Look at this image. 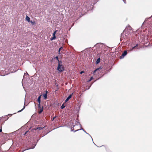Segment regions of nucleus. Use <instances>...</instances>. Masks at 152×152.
Returning a JSON list of instances; mask_svg holds the SVG:
<instances>
[{
  "instance_id": "obj_31",
  "label": "nucleus",
  "mask_w": 152,
  "mask_h": 152,
  "mask_svg": "<svg viewBox=\"0 0 152 152\" xmlns=\"http://www.w3.org/2000/svg\"><path fill=\"white\" fill-rule=\"evenodd\" d=\"M2 132V129H0V132Z\"/></svg>"
},
{
  "instance_id": "obj_3",
  "label": "nucleus",
  "mask_w": 152,
  "mask_h": 152,
  "mask_svg": "<svg viewBox=\"0 0 152 152\" xmlns=\"http://www.w3.org/2000/svg\"><path fill=\"white\" fill-rule=\"evenodd\" d=\"M142 39L141 40L142 43L144 45H145V44H147L148 42V40L146 39Z\"/></svg>"
},
{
  "instance_id": "obj_15",
  "label": "nucleus",
  "mask_w": 152,
  "mask_h": 152,
  "mask_svg": "<svg viewBox=\"0 0 152 152\" xmlns=\"http://www.w3.org/2000/svg\"><path fill=\"white\" fill-rule=\"evenodd\" d=\"M43 97L45 99H46L47 98V94H44L43 95Z\"/></svg>"
},
{
  "instance_id": "obj_19",
  "label": "nucleus",
  "mask_w": 152,
  "mask_h": 152,
  "mask_svg": "<svg viewBox=\"0 0 152 152\" xmlns=\"http://www.w3.org/2000/svg\"><path fill=\"white\" fill-rule=\"evenodd\" d=\"M92 79H93V77H92L90 78V79L88 81H87V82H89L91 81L92 80Z\"/></svg>"
},
{
  "instance_id": "obj_8",
  "label": "nucleus",
  "mask_w": 152,
  "mask_h": 152,
  "mask_svg": "<svg viewBox=\"0 0 152 152\" xmlns=\"http://www.w3.org/2000/svg\"><path fill=\"white\" fill-rule=\"evenodd\" d=\"M39 108H40L41 109H40V110L39 111L38 113L39 114H41L43 111V107H42V108L39 107Z\"/></svg>"
},
{
  "instance_id": "obj_9",
  "label": "nucleus",
  "mask_w": 152,
  "mask_h": 152,
  "mask_svg": "<svg viewBox=\"0 0 152 152\" xmlns=\"http://www.w3.org/2000/svg\"><path fill=\"white\" fill-rule=\"evenodd\" d=\"M102 69V68H101L100 67H99V68H97V69H96L95 70H94V71L93 72V74H95V72L97 71H98L99 69Z\"/></svg>"
},
{
  "instance_id": "obj_14",
  "label": "nucleus",
  "mask_w": 152,
  "mask_h": 152,
  "mask_svg": "<svg viewBox=\"0 0 152 152\" xmlns=\"http://www.w3.org/2000/svg\"><path fill=\"white\" fill-rule=\"evenodd\" d=\"M32 25H35L36 24V23L35 21H32V20L30 21V22Z\"/></svg>"
},
{
  "instance_id": "obj_13",
  "label": "nucleus",
  "mask_w": 152,
  "mask_h": 152,
  "mask_svg": "<svg viewBox=\"0 0 152 152\" xmlns=\"http://www.w3.org/2000/svg\"><path fill=\"white\" fill-rule=\"evenodd\" d=\"M57 31H55L53 34V37L52 38H56V37L55 36V34Z\"/></svg>"
},
{
  "instance_id": "obj_12",
  "label": "nucleus",
  "mask_w": 152,
  "mask_h": 152,
  "mask_svg": "<svg viewBox=\"0 0 152 152\" xmlns=\"http://www.w3.org/2000/svg\"><path fill=\"white\" fill-rule=\"evenodd\" d=\"M44 127H45V126L44 127H38L36 129H35V130H36V129H38L39 130H41Z\"/></svg>"
},
{
  "instance_id": "obj_1",
  "label": "nucleus",
  "mask_w": 152,
  "mask_h": 152,
  "mask_svg": "<svg viewBox=\"0 0 152 152\" xmlns=\"http://www.w3.org/2000/svg\"><path fill=\"white\" fill-rule=\"evenodd\" d=\"M132 28L128 26H127L125 29L123 33L121 34V37L122 38L127 37V35L132 32Z\"/></svg>"
},
{
  "instance_id": "obj_24",
  "label": "nucleus",
  "mask_w": 152,
  "mask_h": 152,
  "mask_svg": "<svg viewBox=\"0 0 152 152\" xmlns=\"http://www.w3.org/2000/svg\"><path fill=\"white\" fill-rule=\"evenodd\" d=\"M56 118V116H55V117H54L53 118V119H52V121H53L54 119L55 118Z\"/></svg>"
},
{
  "instance_id": "obj_27",
  "label": "nucleus",
  "mask_w": 152,
  "mask_h": 152,
  "mask_svg": "<svg viewBox=\"0 0 152 152\" xmlns=\"http://www.w3.org/2000/svg\"><path fill=\"white\" fill-rule=\"evenodd\" d=\"M74 130V129L73 128V129H72V128L71 131H73Z\"/></svg>"
},
{
  "instance_id": "obj_5",
  "label": "nucleus",
  "mask_w": 152,
  "mask_h": 152,
  "mask_svg": "<svg viewBox=\"0 0 152 152\" xmlns=\"http://www.w3.org/2000/svg\"><path fill=\"white\" fill-rule=\"evenodd\" d=\"M127 54V51H125L124 53H122V56H121V58H122L124 57Z\"/></svg>"
},
{
  "instance_id": "obj_6",
  "label": "nucleus",
  "mask_w": 152,
  "mask_h": 152,
  "mask_svg": "<svg viewBox=\"0 0 152 152\" xmlns=\"http://www.w3.org/2000/svg\"><path fill=\"white\" fill-rule=\"evenodd\" d=\"M138 45L137 44L136 46L133 47L132 48V49H131V50H133L134 49H135L136 50L137 49H138L139 48H138Z\"/></svg>"
},
{
  "instance_id": "obj_2",
  "label": "nucleus",
  "mask_w": 152,
  "mask_h": 152,
  "mask_svg": "<svg viewBox=\"0 0 152 152\" xmlns=\"http://www.w3.org/2000/svg\"><path fill=\"white\" fill-rule=\"evenodd\" d=\"M64 69V67L62 64V62L60 61V62L58 63V66L57 68V70L60 72H62Z\"/></svg>"
},
{
  "instance_id": "obj_22",
  "label": "nucleus",
  "mask_w": 152,
  "mask_h": 152,
  "mask_svg": "<svg viewBox=\"0 0 152 152\" xmlns=\"http://www.w3.org/2000/svg\"><path fill=\"white\" fill-rule=\"evenodd\" d=\"M81 130V129H76V130H75V131H74V132H76V131H77L79 130Z\"/></svg>"
},
{
  "instance_id": "obj_32",
  "label": "nucleus",
  "mask_w": 152,
  "mask_h": 152,
  "mask_svg": "<svg viewBox=\"0 0 152 152\" xmlns=\"http://www.w3.org/2000/svg\"><path fill=\"white\" fill-rule=\"evenodd\" d=\"M48 91H46V93H45V94H47V93H48Z\"/></svg>"
},
{
  "instance_id": "obj_23",
  "label": "nucleus",
  "mask_w": 152,
  "mask_h": 152,
  "mask_svg": "<svg viewBox=\"0 0 152 152\" xmlns=\"http://www.w3.org/2000/svg\"><path fill=\"white\" fill-rule=\"evenodd\" d=\"M84 72L82 71L80 72V74H81Z\"/></svg>"
},
{
  "instance_id": "obj_7",
  "label": "nucleus",
  "mask_w": 152,
  "mask_h": 152,
  "mask_svg": "<svg viewBox=\"0 0 152 152\" xmlns=\"http://www.w3.org/2000/svg\"><path fill=\"white\" fill-rule=\"evenodd\" d=\"M72 94H73V93H72L71 94H70V95H69L68 97L66 98V100H65L66 102H67L69 100V99H70L71 98V97H72Z\"/></svg>"
},
{
  "instance_id": "obj_25",
  "label": "nucleus",
  "mask_w": 152,
  "mask_h": 152,
  "mask_svg": "<svg viewBox=\"0 0 152 152\" xmlns=\"http://www.w3.org/2000/svg\"><path fill=\"white\" fill-rule=\"evenodd\" d=\"M29 131H27L24 134V135L26 134Z\"/></svg>"
},
{
  "instance_id": "obj_29",
  "label": "nucleus",
  "mask_w": 152,
  "mask_h": 152,
  "mask_svg": "<svg viewBox=\"0 0 152 152\" xmlns=\"http://www.w3.org/2000/svg\"><path fill=\"white\" fill-rule=\"evenodd\" d=\"M75 126H75H74V127H75H75H76V126Z\"/></svg>"
},
{
  "instance_id": "obj_11",
  "label": "nucleus",
  "mask_w": 152,
  "mask_h": 152,
  "mask_svg": "<svg viewBox=\"0 0 152 152\" xmlns=\"http://www.w3.org/2000/svg\"><path fill=\"white\" fill-rule=\"evenodd\" d=\"M100 58H99L97 59V60L96 61V64H98L100 62Z\"/></svg>"
},
{
  "instance_id": "obj_10",
  "label": "nucleus",
  "mask_w": 152,
  "mask_h": 152,
  "mask_svg": "<svg viewBox=\"0 0 152 152\" xmlns=\"http://www.w3.org/2000/svg\"><path fill=\"white\" fill-rule=\"evenodd\" d=\"M26 20H27L28 22H30V18L27 15L26 16Z\"/></svg>"
},
{
  "instance_id": "obj_20",
  "label": "nucleus",
  "mask_w": 152,
  "mask_h": 152,
  "mask_svg": "<svg viewBox=\"0 0 152 152\" xmlns=\"http://www.w3.org/2000/svg\"><path fill=\"white\" fill-rule=\"evenodd\" d=\"M25 107V106H24L23 108L21 110L19 111H18V112H20L22 111L24 109Z\"/></svg>"
},
{
  "instance_id": "obj_28",
  "label": "nucleus",
  "mask_w": 152,
  "mask_h": 152,
  "mask_svg": "<svg viewBox=\"0 0 152 152\" xmlns=\"http://www.w3.org/2000/svg\"><path fill=\"white\" fill-rule=\"evenodd\" d=\"M55 39H50L52 41V40Z\"/></svg>"
},
{
  "instance_id": "obj_21",
  "label": "nucleus",
  "mask_w": 152,
  "mask_h": 152,
  "mask_svg": "<svg viewBox=\"0 0 152 152\" xmlns=\"http://www.w3.org/2000/svg\"><path fill=\"white\" fill-rule=\"evenodd\" d=\"M30 149V148L27 149H25V150L23 149V150H22V152H23V151H25V150H28V149Z\"/></svg>"
},
{
  "instance_id": "obj_18",
  "label": "nucleus",
  "mask_w": 152,
  "mask_h": 152,
  "mask_svg": "<svg viewBox=\"0 0 152 152\" xmlns=\"http://www.w3.org/2000/svg\"><path fill=\"white\" fill-rule=\"evenodd\" d=\"M56 58L58 60V63H59V62H60V61H59V60H58V56H56Z\"/></svg>"
},
{
  "instance_id": "obj_16",
  "label": "nucleus",
  "mask_w": 152,
  "mask_h": 152,
  "mask_svg": "<svg viewBox=\"0 0 152 152\" xmlns=\"http://www.w3.org/2000/svg\"><path fill=\"white\" fill-rule=\"evenodd\" d=\"M65 107V106L64 105V104H63L62 105L61 107V109H63Z\"/></svg>"
},
{
  "instance_id": "obj_30",
  "label": "nucleus",
  "mask_w": 152,
  "mask_h": 152,
  "mask_svg": "<svg viewBox=\"0 0 152 152\" xmlns=\"http://www.w3.org/2000/svg\"><path fill=\"white\" fill-rule=\"evenodd\" d=\"M124 1V3H126V2H125L126 1H125V0H124V1Z\"/></svg>"
},
{
  "instance_id": "obj_17",
  "label": "nucleus",
  "mask_w": 152,
  "mask_h": 152,
  "mask_svg": "<svg viewBox=\"0 0 152 152\" xmlns=\"http://www.w3.org/2000/svg\"><path fill=\"white\" fill-rule=\"evenodd\" d=\"M61 49H63V48L62 47H61V48H60L59 49V50H58V52L60 54V50H61Z\"/></svg>"
},
{
  "instance_id": "obj_33",
  "label": "nucleus",
  "mask_w": 152,
  "mask_h": 152,
  "mask_svg": "<svg viewBox=\"0 0 152 152\" xmlns=\"http://www.w3.org/2000/svg\"><path fill=\"white\" fill-rule=\"evenodd\" d=\"M26 75H28V73H27L26 74Z\"/></svg>"
},
{
  "instance_id": "obj_4",
  "label": "nucleus",
  "mask_w": 152,
  "mask_h": 152,
  "mask_svg": "<svg viewBox=\"0 0 152 152\" xmlns=\"http://www.w3.org/2000/svg\"><path fill=\"white\" fill-rule=\"evenodd\" d=\"M41 96H39L38 97V99H37V101L38 102L39 104L38 105V108H39V107L41 108V106L40 104V102H41Z\"/></svg>"
},
{
  "instance_id": "obj_35",
  "label": "nucleus",
  "mask_w": 152,
  "mask_h": 152,
  "mask_svg": "<svg viewBox=\"0 0 152 152\" xmlns=\"http://www.w3.org/2000/svg\"><path fill=\"white\" fill-rule=\"evenodd\" d=\"M34 148V147L33 148H32L33 149V148Z\"/></svg>"
},
{
  "instance_id": "obj_26",
  "label": "nucleus",
  "mask_w": 152,
  "mask_h": 152,
  "mask_svg": "<svg viewBox=\"0 0 152 152\" xmlns=\"http://www.w3.org/2000/svg\"><path fill=\"white\" fill-rule=\"evenodd\" d=\"M82 129V130H83V131L85 132L86 134H89H89H88V133H87L86 132V131H85L84 129Z\"/></svg>"
},
{
  "instance_id": "obj_34",
  "label": "nucleus",
  "mask_w": 152,
  "mask_h": 152,
  "mask_svg": "<svg viewBox=\"0 0 152 152\" xmlns=\"http://www.w3.org/2000/svg\"><path fill=\"white\" fill-rule=\"evenodd\" d=\"M136 36L137 37V34H135Z\"/></svg>"
}]
</instances>
